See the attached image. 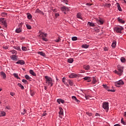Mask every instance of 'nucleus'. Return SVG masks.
I'll return each instance as SVG.
<instances>
[{"instance_id":"24","label":"nucleus","mask_w":126,"mask_h":126,"mask_svg":"<svg viewBox=\"0 0 126 126\" xmlns=\"http://www.w3.org/2000/svg\"><path fill=\"white\" fill-rule=\"evenodd\" d=\"M30 73L32 74V75H33V76H36V73H35V72L33 71V70H30Z\"/></svg>"},{"instance_id":"5","label":"nucleus","mask_w":126,"mask_h":126,"mask_svg":"<svg viewBox=\"0 0 126 126\" xmlns=\"http://www.w3.org/2000/svg\"><path fill=\"white\" fill-rule=\"evenodd\" d=\"M115 84L117 87H120L121 86V85H124V83L123 80H120L117 82H116L115 83Z\"/></svg>"},{"instance_id":"49","label":"nucleus","mask_w":126,"mask_h":126,"mask_svg":"<svg viewBox=\"0 0 126 126\" xmlns=\"http://www.w3.org/2000/svg\"><path fill=\"white\" fill-rule=\"evenodd\" d=\"M61 1L64 2L66 4H67V0H61Z\"/></svg>"},{"instance_id":"15","label":"nucleus","mask_w":126,"mask_h":126,"mask_svg":"<svg viewBox=\"0 0 126 126\" xmlns=\"http://www.w3.org/2000/svg\"><path fill=\"white\" fill-rule=\"evenodd\" d=\"M57 102L58 103V104H61L62 103V104H64V100L63 99L59 98L57 100Z\"/></svg>"},{"instance_id":"35","label":"nucleus","mask_w":126,"mask_h":126,"mask_svg":"<svg viewBox=\"0 0 126 126\" xmlns=\"http://www.w3.org/2000/svg\"><path fill=\"white\" fill-rule=\"evenodd\" d=\"M82 48H84V49H87L88 48V47H89V45H86V44H83L82 46Z\"/></svg>"},{"instance_id":"56","label":"nucleus","mask_w":126,"mask_h":126,"mask_svg":"<svg viewBox=\"0 0 126 126\" xmlns=\"http://www.w3.org/2000/svg\"><path fill=\"white\" fill-rule=\"evenodd\" d=\"M58 16H60V14H59V13L55 14L56 17H58Z\"/></svg>"},{"instance_id":"32","label":"nucleus","mask_w":126,"mask_h":126,"mask_svg":"<svg viewBox=\"0 0 126 126\" xmlns=\"http://www.w3.org/2000/svg\"><path fill=\"white\" fill-rule=\"evenodd\" d=\"M104 6H106V7H111V3H105L104 4Z\"/></svg>"},{"instance_id":"53","label":"nucleus","mask_w":126,"mask_h":126,"mask_svg":"<svg viewBox=\"0 0 126 126\" xmlns=\"http://www.w3.org/2000/svg\"><path fill=\"white\" fill-rule=\"evenodd\" d=\"M85 97L86 100H88V99H89V95H86L85 96Z\"/></svg>"},{"instance_id":"12","label":"nucleus","mask_w":126,"mask_h":126,"mask_svg":"<svg viewBox=\"0 0 126 126\" xmlns=\"http://www.w3.org/2000/svg\"><path fill=\"white\" fill-rule=\"evenodd\" d=\"M102 86L105 88V89H106L107 90H108V91L110 92H115V90H108L109 89V87L107 86V85H103Z\"/></svg>"},{"instance_id":"19","label":"nucleus","mask_w":126,"mask_h":126,"mask_svg":"<svg viewBox=\"0 0 126 126\" xmlns=\"http://www.w3.org/2000/svg\"><path fill=\"white\" fill-rule=\"evenodd\" d=\"M11 59L13 61H17V56L15 55H12Z\"/></svg>"},{"instance_id":"27","label":"nucleus","mask_w":126,"mask_h":126,"mask_svg":"<svg viewBox=\"0 0 126 126\" xmlns=\"http://www.w3.org/2000/svg\"><path fill=\"white\" fill-rule=\"evenodd\" d=\"M118 7V9L119 10V11H122V8H121V6L120 5V3H116Z\"/></svg>"},{"instance_id":"8","label":"nucleus","mask_w":126,"mask_h":126,"mask_svg":"<svg viewBox=\"0 0 126 126\" xmlns=\"http://www.w3.org/2000/svg\"><path fill=\"white\" fill-rule=\"evenodd\" d=\"M0 22H1V23H2V24H3V25H4L5 27L7 26V25H6V22L5 21V20H4V18H1L0 19Z\"/></svg>"},{"instance_id":"42","label":"nucleus","mask_w":126,"mask_h":126,"mask_svg":"<svg viewBox=\"0 0 126 126\" xmlns=\"http://www.w3.org/2000/svg\"><path fill=\"white\" fill-rule=\"evenodd\" d=\"M22 51H24L25 52H26V51H27V48L25 47H22Z\"/></svg>"},{"instance_id":"63","label":"nucleus","mask_w":126,"mask_h":126,"mask_svg":"<svg viewBox=\"0 0 126 126\" xmlns=\"http://www.w3.org/2000/svg\"><path fill=\"white\" fill-rule=\"evenodd\" d=\"M42 116L43 117H45V116H46V113H43Z\"/></svg>"},{"instance_id":"28","label":"nucleus","mask_w":126,"mask_h":126,"mask_svg":"<svg viewBox=\"0 0 126 126\" xmlns=\"http://www.w3.org/2000/svg\"><path fill=\"white\" fill-rule=\"evenodd\" d=\"M67 62L69 63H73V59L72 58H69V59H67Z\"/></svg>"},{"instance_id":"31","label":"nucleus","mask_w":126,"mask_h":126,"mask_svg":"<svg viewBox=\"0 0 126 126\" xmlns=\"http://www.w3.org/2000/svg\"><path fill=\"white\" fill-rule=\"evenodd\" d=\"M120 61L122 63H126V58L125 57H122L120 59Z\"/></svg>"},{"instance_id":"47","label":"nucleus","mask_w":126,"mask_h":126,"mask_svg":"<svg viewBox=\"0 0 126 126\" xmlns=\"http://www.w3.org/2000/svg\"><path fill=\"white\" fill-rule=\"evenodd\" d=\"M31 96H34V95H35V93L32 91H31Z\"/></svg>"},{"instance_id":"52","label":"nucleus","mask_w":126,"mask_h":126,"mask_svg":"<svg viewBox=\"0 0 126 126\" xmlns=\"http://www.w3.org/2000/svg\"><path fill=\"white\" fill-rule=\"evenodd\" d=\"M26 113V110L25 109H23V112H22V115H25Z\"/></svg>"},{"instance_id":"43","label":"nucleus","mask_w":126,"mask_h":126,"mask_svg":"<svg viewBox=\"0 0 126 126\" xmlns=\"http://www.w3.org/2000/svg\"><path fill=\"white\" fill-rule=\"evenodd\" d=\"M26 27H27V29H29V30H30L32 28L31 26H30L29 25H26Z\"/></svg>"},{"instance_id":"36","label":"nucleus","mask_w":126,"mask_h":126,"mask_svg":"<svg viewBox=\"0 0 126 126\" xmlns=\"http://www.w3.org/2000/svg\"><path fill=\"white\" fill-rule=\"evenodd\" d=\"M5 116V112L2 111L0 114V117H4Z\"/></svg>"},{"instance_id":"57","label":"nucleus","mask_w":126,"mask_h":126,"mask_svg":"<svg viewBox=\"0 0 126 126\" xmlns=\"http://www.w3.org/2000/svg\"><path fill=\"white\" fill-rule=\"evenodd\" d=\"M10 95L11 96H14V95H15V94L14 93H10Z\"/></svg>"},{"instance_id":"30","label":"nucleus","mask_w":126,"mask_h":126,"mask_svg":"<svg viewBox=\"0 0 126 126\" xmlns=\"http://www.w3.org/2000/svg\"><path fill=\"white\" fill-rule=\"evenodd\" d=\"M77 18H78L79 19H82V17H81V14L78 13L77 14Z\"/></svg>"},{"instance_id":"1","label":"nucleus","mask_w":126,"mask_h":126,"mask_svg":"<svg viewBox=\"0 0 126 126\" xmlns=\"http://www.w3.org/2000/svg\"><path fill=\"white\" fill-rule=\"evenodd\" d=\"M45 83H46V85L47 86H50V87H52V86L54 85V81H53V79L48 76H45Z\"/></svg>"},{"instance_id":"2","label":"nucleus","mask_w":126,"mask_h":126,"mask_svg":"<svg viewBox=\"0 0 126 126\" xmlns=\"http://www.w3.org/2000/svg\"><path fill=\"white\" fill-rule=\"evenodd\" d=\"M118 70H115L114 72L115 73H117L118 74V75H122V74H123V72H124V67L123 66H118Z\"/></svg>"},{"instance_id":"4","label":"nucleus","mask_w":126,"mask_h":126,"mask_svg":"<svg viewBox=\"0 0 126 126\" xmlns=\"http://www.w3.org/2000/svg\"><path fill=\"white\" fill-rule=\"evenodd\" d=\"M124 30V28L121 27H115L114 28V31L117 33H122V31Z\"/></svg>"},{"instance_id":"20","label":"nucleus","mask_w":126,"mask_h":126,"mask_svg":"<svg viewBox=\"0 0 126 126\" xmlns=\"http://www.w3.org/2000/svg\"><path fill=\"white\" fill-rule=\"evenodd\" d=\"M60 111L59 112V115H63V109L62 107H59Z\"/></svg>"},{"instance_id":"46","label":"nucleus","mask_w":126,"mask_h":126,"mask_svg":"<svg viewBox=\"0 0 126 126\" xmlns=\"http://www.w3.org/2000/svg\"><path fill=\"white\" fill-rule=\"evenodd\" d=\"M121 124H123V125H124V126H126V123L124 121L123 119L121 120Z\"/></svg>"},{"instance_id":"18","label":"nucleus","mask_w":126,"mask_h":126,"mask_svg":"<svg viewBox=\"0 0 126 126\" xmlns=\"http://www.w3.org/2000/svg\"><path fill=\"white\" fill-rule=\"evenodd\" d=\"M35 12L36 13H39L40 14H42V15H44V12L40 10L39 9H36L35 10Z\"/></svg>"},{"instance_id":"11","label":"nucleus","mask_w":126,"mask_h":126,"mask_svg":"<svg viewBox=\"0 0 126 126\" xmlns=\"http://www.w3.org/2000/svg\"><path fill=\"white\" fill-rule=\"evenodd\" d=\"M96 22L97 24H98L99 25H103V23H104V21L101 19H100L99 20H96Z\"/></svg>"},{"instance_id":"26","label":"nucleus","mask_w":126,"mask_h":126,"mask_svg":"<svg viewBox=\"0 0 126 126\" xmlns=\"http://www.w3.org/2000/svg\"><path fill=\"white\" fill-rule=\"evenodd\" d=\"M67 82H68V84H69L70 85V86H72V85H73V81H72L70 80H68Z\"/></svg>"},{"instance_id":"40","label":"nucleus","mask_w":126,"mask_h":126,"mask_svg":"<svg viewBox=\"0 0 126 126\" xmlns=\"http://www.w3.org/2000/svg\"><path fill=\"white\" fill-rule=\"evenodd\" d=\"M1 15L2 17H4V16H6V15H7V13H5V12H2L1 13Z\"/></svg>"},{"instance_id":"58","label":"nucleus","mask_w":126,"mask_h":126,"mask_svg":"<svg viewBox=\"0 0 126 126\" xmlns=\"http://www.w3.org/2000/svg\"><path fill=\"white\" fill-rule=\"evenodd\" d=\"M95 116L96 117H100V114L99 113H96Z\"/></svg>"},{"instance_id":"6","label":"nucleus","mask_w":126,"mask_h":126,"mask_svg":"<svg viewBox=\"0 0 126 126\" xmlns=\"http://www.w3.org/2000/svg\"><path fill=\"white\" fill-rule=\"evenodd\" d=\"M39 37H42V38H46V37H47V36H48L47 33H45L41 31H39Z\"/></svg>"},{"instance_id":"17","label":"nucleus","mask_w":126,"mask_h":126,"mask_svg":"<svg viewBox=\"0 0 126 126\" xmlns=\"http://www.w3.org/2000/svg\"><path fill=\"white\" fill-rule=\"evenodd\" d=\"M83 79H84V80L87 81L88 82H91V77H85L83 78Z\"/></svg>"},{"instance_id":"45","label":"nucleus","mask_w":126,"mask_h":126,"mask_svg":"<svg viewBox=\"0 0 126 126\" xmlns=\"http://www.w3.org/2000/svg\"><path fill=\"white\" fill-rule=\"evenodd\" d=\"M72 41H76V40H77V37H76V36L72 37Z\"/></svg>"},{"instance_id":"22","label":"nucleus","mask_w":126,"mask_h":126,"mask_svg":"<svg viewBox=\"0 0 126 126\" xmlns=\"http://www.w3.org/2000/svg\"><path fill=\"white\" fill-rule=\"evenodd\" d=\"M118 20L120 23H122V24H124L125 23V21L121 19L120 17L118 18Z\"/></svg>"},{"instance_id":"44","label":"nucleus","mask_w":126,"mask_h":126,"mask_svg":"<svg viewBox=\"0 0 126 126\" xmlns=\"http://www.w3.org/2000/svg\"><path fill=\"white\" fill-rule=\"evenodd\" d=\"M27 17H28V19H31V18H32V15H31V14H29V15H28Z\"/></svg>"},{"instance_id":"21","label":"nucleus","mask_w":126,"mask_h":126,"mask_svg":"<svg viewBox=\"0 0 126 126\" xmlns=\"http://www.w3.org/2000/svg\"><path fill=\"white\" fill-rule=\"evenodd\" d=\"M83 68L85 70H89V69H90V66L89 65H84Z\"/></svg>"},{"instance_id":"37","label":"nucleus","mask_w":126,"mask_h":126,"mask_svg":"<svg viewBox=\"0 0 126 126\" xmlns=\"http://www.w3.org/2000/svg\"><path fill=\"white\" fill-rule=\"evenodd\" d=\"M11 54H13V55H17V52L14 50H12L11 51Z\"/></svg>"},{"instance_id":"25","label":"nucleus","mask_w":126,"mask_h":126,"mask_svg":"<svg viewBox=\"0 0 126 126\" xmlns=\"http://www.w3.org/2000/svg\"><path fill=\"white\" fill-rule=\"evenodd\" d=\"M38 55H40V56H42V57H46V54L43 52H38Z\"/></svg>"},{"instance_id":"9","label":"nucleus","mask_w":126,"mask_h":126,"mask_svg":"<svg viewBox=\"0 0 126 126\" xmlns=\"http://www.w3.org/2000/svg\"><path fill=\"white\" fill-rule=\"evenodd\" d=\"M61 10L62 11H68V8L65 6H63L61 7Z\"/></svg>"},{"instance_id":"51","label":"nucleus","mask_w":126,"mask_h":126,"mask_svg":"<svg viewBox=\"0 0 126 126\" xmlns=\"http://www.w3.org/2000/svg\"><path fill=\"white\" fill-rule=\"evenodd\" d=\"M22 82H23L24 83H28V82L27 81V80H25V79H23L22 80Z\"/></svg>"},{"instance_id":"48","label":"nucleus","mask_w":126,"mask_h":126,"mask_svg":"<svg viewBox=\"0 0 126 126\" xmlns=\"http://www.w3.org/2000/svg\"><path fill=\"white\" fill-rule=\"evenodd\" d=\"M87 115L89 116V117H91L92 116V113H89V112H86Z\"/></svg>"},{"instance_id":"3","label":"nucleus","mask_w":126,"mask_h":126,"mask_svg":"<svg viewBox=\"0 0 126 126\" xmlns=\"http://www.w3.org/2000/svg\"><path fill=\"white\" fill-rule=\"evenodd\" d=\"M102 107L104 110H106V112L109 111V102H103L102 103Z\"/></svg>"},{"instance_id":"13","label":"nucleus","mask_w":126,"mask_h":126,"mask_svg":"<svg viewBox=\"0 0 126 126\" xmlns=\"http://www.w3.org/2000/svg\"><path fill=\"white\" fill-rule=\"evenodd\" d=\"M72 99H73V100L74 101L76 102V103H77V104H79V103H80V101L79 100L77 99V98H76V97L75 96H72Z\"/></svg>"},{"instance_id":"54","label":"nucleus","mask_w":126,"mask_h":126,"mask_svg":"<svg viewBox=\"0 0 126 126\" xmlns=\"http://www.w3.org/2000/svg\"><path fill=\"white\" fill-rule=\"evenodd\" d=\"M61 41V38H58V39L56 40V42H57V43H59V42H60Z\"/></svg>"},{"instance_id":"38","label":"nucleus","mask_w":126,"mask_h":126,"mask_svg":"<svg viewBox=\"0 0 126 126\" xmlns=\"http://www.w3.org/2000/svg\"><path fill=\"white\" fill-rule=\"evenodd\" d=\"M14 49H15V50H17L18 51H21V49H20V47H17V46H14Z\"/></svg>"},{"instance_id":"16","label":"nucleus","mask_w":126,"mask_h":126,"mask_svg":"<svg viewBox=\"0 0 126 126\" xmlns=\"http://www.w3.org/2000/svg\"><path fill=\"white\" fill-rule=\"evenodd\" d=\"M77 76V75L75 73H72L69 75V77L70 78H75V77H76Z\"/></svg>"},{"instance_id":"60","label":"nucleus","mask_w":126,"mask_h":126,"mask_svg":"<svg viewBox=\"0 0 126 126\" xmlns=\"http://www.w3.org/2000/svg\"><path fill=\"white\" fill-rule=\"evenodd\" d=\"M4 48H5V50H7V49H8V47H7V46H4Z\"/></svg>"},{"instance_id":"14","label":"nucleus","mask_w":126,"mask_h":126,"mask_svg":"<svg viewBox=\"0 0 126 126\" xmlns=\"http://www.w3.org/2000/svg\"><path fill=\"white\" fill-rule=\"evenodd\" d=\"M17 64H21V65H23L25 62L23 60H19L18 62H16Z\"/></svg>"},{"instance_id":"23","label":"nucleus","mask_w":126,"mask_h":126,"mask_svg":"<svg viewBox=\"0 0 126 126\" xmlns=\"http://www.w3.org/2000/svg\"><path fill=\"white\" fill-rule=\"evenodd\" d=\"M88 25H89V26H91L92 27H94L95 24L92 22H88Z\"/></svg>"},{"instance_id":"7","label":"nucleus","mask_w":126,"mask_h":126,"mask_svg":"<svg viewBox=\"0 0 126 126\" xmlns=\"http://www.w3.org/2000/svg\"><path fill=\"white\" fill-rule=\"evenodd\" d=\"M22 25H21V24H20L19 25V27L15 30V32L16 33H20V32L22 31Z\"/></svg>"},{"instance_id":"61","label":"nucleus","mask_w":126,"mask_h":126,"mask_svg":"<svg viewBox=\"0 0 126 126\" xmlns=\"http://www.w3.org/2000/svg\"><path fill=\"white\" fill-rule=\"evenodd\" d=\"M114 126H121L120 124H116Z\"/></svg>"},{"instance_id":"62","label":"nucleus","mask_w":126,"mask_h":126,"mask_svg":"<svg viewBox=\"0 0 126 126\" xmlns=\"http://www.w3.org/2000/svg\"><path fill=\"white\" fill-rule=\"evenodd\" d=\"M44 89H45V90H47V89H48V87H47L46 86H45Z\"/></svg>"},{"instance_id":"10","label":"nucleus","mask_w":126,"mask_h":126,"mask_svg":"<svg viewBox=\"0 0 126 126\" xmlns=\"http://www.w3.org/2000/svg\"><path fill=\"white\" fill-rule=\"evenodd\" d=\"M0 75L3 79H5L6 78V74L4 72L1 71L0 72Z\"/></svg>"},{"instance_id":"50","label":"nucleus","mask_w":126,"mask_h":126,"mask_svg":"<svg viewBox=\"0 0 126 126\" xmlns=\"http://www.w3.org/2000/svg\"><path fill=\"white\" fill-rule=\"evenodd\" d=\"M42 39L43 41H44L45 42H48V39L46 37H43Z\"/></svg>"},{"instance_id":"34","label":"nucleus","mask_w":126,"mask_h":126,"mask_svg":"<svg viewBox=\"0 0 126 126\" xmlns=\"http://www.w3.org/2000/svg\"><path fill=\"white\" fill-rule=\"evenodd\" d=\"M18 86H19V87H20V88H21V89L23 90L24 89V86H23L20 83H18Z\"/></svg>"},{"instance_id":"39","label":"nucleus","mask_w":126,"mask_h":126,"mask_svg":"<svg viewBox=\"0 0 126 126\" xmlns=\"http://www.w3.org/2000/svg\"><path fill=\"white\" fill-rule=\"evenodd\" d=\"M25 77L26 79H27V80H29V79H31V77H30V76H29L28 75H26L25 76Z\"/></svg>"},{"instance_id":"59","label":"nucleus","mask_w":126,"mask_h":126,"mask_svg":"<svg viewBox=\"0 0 126 126\" xmlns=\"http://www.w3.org/2000/svg\"><path fill=\"white\" fill-rule=\"evenodd\" d=\"M65 80V77H63V79H62L63 82L64 83Z\"/></svg>"},{"instance_id":"55","label":"nucleus","mask_w":126,"mask_h":126,"mask_svg":"<svg viewBox=\"0 0 126 126\" xmlns=\"http://www.w3.org/2000/svg\"><path fill=\"white\" fill-rule=\"evenodd\" d=\"M86 5H89V6H91V5H92V4L90 3H86Z\"/></svg>"},{"instance_id":"33","label":"nucleus","mask_w":126,"mask_h":126,"mask_svg":"<svg viewBox=\"0 0 126 126\" xmlns=\"http://www.w3.org/2000/svg\"><path fill=\"white\" fill-rule=\"evenodd\" d=\"M13 76H14V77H16L17 79H20V77H18V74H17V73H14Z\"/></svg>"},{"instance_id":"64","label":"nucleus","mask_w":126,"mask_h":126,"mask_svg":"<svg viewBox=\"0 0 126 126\" xmlns=\"http://www.w3.org/2000/svg\"><path fill=\"white\" fill-rule=\"evenodd\" d=\"M124 116L126 117V112H125V113H124Z\"/></svg>"},{"instance_id":"29","label":"nucleus","mask_w":126,"mask_h":126,"mask_svg":"<svg viewBox=\"0 0 126 126\" xmlns=\"http://www.w3.org/2000/svg\"><path fill=\"white\" fill-rule=\"evenodd\" d=\"M111 46H112V48H116V46H117V43L115 41H114L113 42Z\"/></svg>"},{"instance_id":"41","label":"nucleus","mask_w":126,"mask_h":126,"mask_svg":"<svg viewBox=\"0 0 126 126\" xmlns=\"http://www.w3.org/2000/svg\"><path fill=\"white\" fill-rule=\"evenodd\" d=\"M96 82H97V80H96V78H95L94 77L93 78V83L94 84H95V83H96Z\"/></svg>"}]
</instances>
